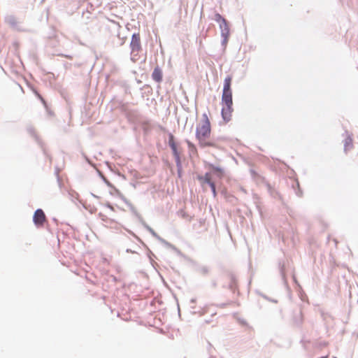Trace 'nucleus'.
<instances>
[{"label":"nucleus","mask_w":358,"mask_h":358,"mask_svg":"<svg viewBox=\"0 0 358 358\" xmlns=\"http://www.w3.org/2000/svg\"><path fill=\"white\" fill-rule=\"evenodd\" d=\"M232 77L228 76L224 80L223 91L222 94V99H232V90H231Z\"/></svg>","instance_id":"7ed1b4c3"},{"label":"nucleus","mask_w":358,"mask_h":358,"mask_svg":"<svg viewBox=\"0 0 358 358\" xmlns=\"http://www.w3.org/2000/svg\"><path fill=\"white\" fill-rule=\"evenodd\" d=\"M131 53L133 54L134 52H138L141 48V39L140 36L138 34H133L131 41Z\"/></svg>","instance_id":"423d86ee"},{"label":"nucleus","mask_w":358,"mask_h":358,"mask_svg":"<svg viewBox=\"0 0 358 358\" xmlns=\"http://www.w3.org/2000/svg\"><path fill=\"white\" fill-rule=\"evenodd\" d=\"M215 20L219 22L220 24L222 22V20H226L224 18H223L219 13L215 14Z\"/></svg>","instance_id":"ddd939ff"},{"label":"nucleus","mask_w":358,"mask_h":358,"mask_svg":"<svg viewBox=\"0 0 358 358\" xmlns=\"http://www.w3.org/2000/svg\"><path fill=\"white\" fill-rule=\"evenodd\" d=\"M227 278L230 281L229 287L234 291L237 288L236 280L233 275H229Z\"/></svg>","instance_id":"f8f14e48"},{"label":"nucleus","mask_w":358,"mask_h":358,"mask_svg":"<svg viewBox=\"0 0 358 358\" xmlns=\"http://www.w3.org/2000/svg\"><path fill=\"white\" fill-rule=\"evenodd\" d=\"M222 99V116L223 120L227 122L231 120L233 112V100L232 99Z\"/></svg>","instance_id":"f03ea898"},{"label":"nucleus","mask_w":358,"mask_h":358,"mask_svg":"<svg viewBox=\"0 0 358 358\" xmlns=\"http://www.w3.org/2000/svg\"><path fill=\"white\" fill-rule=\"evenodd\" d=\"M220 27L221 29L222 36L224 38L223 43L226 45L229 36V28L227 21L222 20V22L220 24Z\"/></svg>","instance_id":"0eeeda50"},{"label":"nucleus","mask_w":358,"mask_h":358,"mask_svg":"<svg viewBox=\"0 0 358 358\" xmlns=\"http://www.w3.org/2000/svg\"><path fill=\"white\" fill-rule=\"evenodd\" d=\"M198 180L200 181L201 185L203 187L206 184H208L211 188L213 194L216 196L217 192L215 189V185L212 181V177L210 173H206L204 176H198Z\"/></svg>","instance_id":"20e7f679"},{"label":"nucleus","mask_w":358,"mask_h":358,"mask_svg":"<svg viewBox=\"0 0 358 358\" xmlns=\"http://www.w3.org/2000/svg\"><path fill=\"white\" fill-rule=\"evenodd\" d=\"M344 152L348 153L353 148V139L351 136H348L344 140Z\"/></svg>","instance_id":"1a4fd4ad"},{"label":"nucleus","mask_w":358,"mask_h":358,"mask_svg":"<svg viewBox=\"0 0 358 358\" xmlns=\"http://www.w3.org/2000/svg\"><path fill=\"white\" fill-rule=\"evenodd\" d=\"M35 94L37 96V97L41 101V102L43 103V105H46V102L44 100V99L41 96V95L37 92L34 91Z\"/></svg>","instance_id":"4468645a"},{"label":"nucleus","mask_w":358,"mask_h":358,"mask_svg":"<svg viewBox=\"0 0 358 358\" xmlns=\"http://www.w3.org/2000/svg\"><path fill=\"white\" fill-rule=\"evenodd\" d=\"M46 216L41 209H37L33 216V221L37 227H42L46 222Z\"/></svg>","instance_id":"39448f33"},{"label":"nucleus","mask_w":358,"mask_h":358,"mask_svg":"<svg viewBox=\"0 0 358 358\" xmlns=\"http://www.w3.org/2000/svg\"><path fill=\"white\" fill-rule=\"evenodd\" d=\"M210 169L217 174V177L222 178L224 175V171L222 168L216 167L212 164L209 166Z\"/></svg>","instance_id":"9b49d317"},{"label":"nucleus","mask_w":358,"mask_h":358,"mask_svg":"<svg viewBox=\"0 0 358 358\" xmlns=\"http://www.w3.org/2000/svg\"><path fill=\"white\" fill-rule=\"evenodd\" d=\"M211 124L207 113H203L196 127V138L201 147H212L214 144L210 141Z\"/></svg>","instance_id":"f257e3e1"},{"label":"nucleus","mask_w":358,"mask_h":358,"mask_svg":"<svg viewBox=\"0 0 358 358\" xmlns=\"http://www.w3.org/2000/svg\"><path fill=\"white\" fill-rule=\"evenodd\" d=\"M152 78L157 83H160L162 80V72L159 66L155 68L152 73Z\"/></svg>","instance_id":"9d476101"},{"label":"nucleus","mask_w":358,"mask_h":358,"mask_svg":"<svg viewBox=\"0 0 358 358\" xmlns=\"http://www.w3.org/2000/svg\"><path fill=\"white\" fill-rule=\"evenodd\" d=\"M169 145L173 152V155L176 158L177 164H179L180 161V154L178 151V148H177L176 144L175 143V142L173 141V136H171L169 140Z\"/></svg>","instance_id":"6e6552de"}]
</instances>
